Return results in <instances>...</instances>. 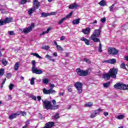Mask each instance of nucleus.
<instances>
[{"label":"nucleus","mask_w":128,"mask_h":128,"mask_svg":"<svg viewBox=\"0 0 128 128\" xmlns=\"http://www.w3.org/2000/svg\"><path fill=\"white\" fill-rule=\"evenodd\" d=\"M36 8L35 7H32L30 8H29L28 10V16H32V14H34V12H36Z\"/></svg>","instance_id":"obj_11"},{"label":"nucleus","mask_w":128,"mask_h":128,"mask_svg":"<svg viewBox=\"0 0 128 128\" xmlns=\"http://www.w3.org/2000/svg\"><path fill=\"white\" fill-rule=\"evenodd\" d=\"M45 58H48V60H50V62H56V60L52 58V56H50L48 54H46Z\"/></svg>","instance_id":"obj_17"},{"label":"nucleus","mask_w":128,"mask_h":128,"mask_svg":"<svg viewBox=\"0 0 128 128\" xmlns=\"http://www.w3.org/2000/svg\"><path fill=\"white\" fill-rule=\"evenodd\" d=\"M10 76H12V74L8 73L6 74V78H10Z\"/></svg>","instance_id":"obj_52"},{"label":"nucleus","mask_w":128,"mask_h":128,"mask_svg":"<svg viewBox=\"0 0 128 128\" xmlns=\"http://www.w3.org/2000/svg\"><path fill=\"white\" fill-rule=\"evenodd\" d=\"M100 36V30L96 29L93 32L92 34L90 36V38L92 40H93L94 42H100V40L98 38Z\"/></svg>","instance_id":"obj_2"},{"label":"nucleus","mask_w":128,"mask_h":128,"mask_svg":"<svg viewBox=\"0 0 128 128\" xmlns=\"http://www.w3.org/2000/svg\"><path fill=\"white\" fill-rule=\"evenodd\" d=\"M74 86L76 88L78 94L82 92V84L80 82H76L75 83Z\"/></svg>","instance_id":"obj_7"},{"label":"nucleus","mask_w":128,"mask_h":128,"mask_svg":"<svg viewBox=\"0 0 128 128\" xmlns=\"http://www.w3.org/2000/svg\"><path fill=\"white\" fill-rule=\"evenodd\" d=\"M50 30H52L51 28H48L46 31H44L42 33L40 34V36H43V34H48Z\"/></svg>","instance_id":"obj_28"},{"label":"nucleus","mask_w":128,"mask_h":128,"mask_svg":"<svg viewBox=\"0 0 128 128\" xmlns=\"http://www.w3.org/2000/svg\"><path fill=\"white\" fill-rule=\"evenodd\" d=\"M108 52L110 54H112L113 56H116L118 54V50L114 48H108Z\"/></svg>","instance_id":"obj_9"},{"label":"nucleus","mask_w":128,"mask_h":128,"mask_svg":"<svg viewBox=\"0 0 128 128\" xmlns=\"http://www.w3.org/2000/svg\"><path fill=\"white\" fill-rule=\"evenodd\" d=\"M72 85H70L68 87V92H72Z\"/></svg>","instance_id":"obj_45"},{"label":"nucleus","mask_w":128,"mask_h":128,"mask_svg":"<svg viewBox=\"0 0 128 128\" xmlns=\"http://www.w3.org/2000/svg\"><path fill=\"white\" fill-rule=\"evenodd\" d=\"M78 8V5L76 2H74L69 6V8L70 10H74V8Z\"/></svg>","instance_id":"obj_14"},{"label":"nucleus","mask_w":128,"mask_h":128,"mask_svg":"<svg viewBox=\"0 0 128 128\" xmlns=\"http://www.w3.org/2000/svg\"><path fill=\"white\" fill-rule=\"evenodd\" d=\"M43 50H48L50 49V46H42Z\"/></svg>","instance_id":"obj_40"},{"label":"nucleus","mask_w":128,"mask_h":128,"mask_svg":"<svg viewBox=\"0 0 128 128\" xmlns=\"http://www.w3.org/2000/svg\"><path fill=\"white\" fill-rule=\"evenodd\" d=\"M2 64H3V66H6L8 64V62L6 59L3 58L2 60Z\"/></svg>","instance_id":"obj_26"},{"label":"nucleus","mask_w":128,"mask_h":128,"mask_svg":"<svg viewBox=\"0 0 128 128\" xmlns=\"http://www.w3.org/2000/svg\"><path fill=\"white\" fill-rule=\"evenodd\" d=\"M72 24L76 25L80 24V19H75L72 22Z\"/></svg>","instance_id":"obj_23"},{"label":"nucleus","mask_w":128,"mask_h":128,"mask_svg":"<svg viewBox=\"0 0 128 128\" xmlns=\"http://www.w3.org/2000/svg\"><path fill=\"white\" fill-rule=\"evenodd\" d=\"M52 56H55V58H56V56H58V52H54V53H53Z\"/></svg>","instance_id":"obj_56"},{"label":"nucleus","mask_w":128,"mask_h":128,"mask_svg":"<svg viewBox=\"0 0 128 128\" xmlns=\"http://www.w3.org/2000/svg\"><path fill=\"white\" fill-rule=\"evenodd\" d=\"M80 40H82V42H84L86 44V46H90V40L86 39V38H84V37H82L80 38Z\"/></svg>","instance_id":"obj_16"},{"label":"nucleus","mask_w":128,"mask_h":128,"mask_svg":"<svg viewBox=\"0 0 128 128\" xmlns=\"http://www.w3.org/2000/svg\"><path fill=\"white\" fill-rule=\"evenodd\" d=\"M100 44H99V46H98V51L99 52H102V43L100 42H99Z\"/></svg>","instance_id":"obj_36"},{"label":"nucleus","mask_w":128,"mask_h":128,"mask_svg":"<svg viewBox=\"0 0 128 128\" xmlns=\"http://www.w3.org/2000/svg\"><path fill=\"white\" fill-rule=\"evenodd\" d=\"M20 113H18V112L17 113L13 114L9 116V120H14V118H16L18 116H20Z\"/></svg>","instance_id":"obj_12"},{"label":"nucleus","mask_w":128,"mask_h":128,"mask_svg":"<svg viewBox=\"0 0 128 128\" xmlns=\"http://www.w3.org/2000/svg\"><path fill=\"white\" fill-rule=\"evenodd\" d=\"M20 114H22L23 116H26V112L20 111V112H18V114H20Z\"/></svg>","instance_id":"obj_42"},{"label":"nucleus","mask_w":128,"mask_h":128,"mask_svg":"<svg viewBox=\"0 0 128 128\" xmlns=\"http://www.w3.org/2000/svg\"><path fill=\"white\" fill-rule=\"evenodd\" d=\"M56 92L52 89V88H50L49 89V94H54Z\"/></svg>","instance_id":"obj_30"},{"label":"nucleus","mask_w":128,"mask_h":128,"mask_svg":"<svg viewBox=\"0 0 128 128\" xmlns=\"http://www.w3.org/2000/svg\"><path fill=\"white\" fill-rule=\"evenodd\" d=\"M117 120H122L124 118V114H120L115 116Z\"/></svg>","instance_id":"obj_24"},{"label":"nucleus","mask_w":128,"mask_h":128,"mask_svg":"<svg viewBox=\"0 0 128 128\" xmlns=\"http://www.w3.org/2000/svg\"><path fill=\"white\" fill-rule=\"evenodd\" d=\"M73 12H71L68 14L65 17V18H66V20H68V18H70V16H72Z\"/></svg>","instance_id":"obj_34"},{"label":"nucleus","mask_w":128,"mask_h":128,"mask_svg":"<svg viewBox=\"0 0 128 128\" xmlns=\"http://www.w3.org/2000/svg\"><path fill=\"white\" fill-rule=\"evenodd\" d=\"M43 102V108L46 110H58V106L52 104V102L48 100H42Z\"/></svg>","instance_id":"obj_3"},{"label":"nucleus","mask_w":128,"mask_h":128,"mask_svg":"<svg viewBox=\"0 0 128 128\" xmlns=\"http://www.w3.org/2000/svg\"><path fill=\"white\" fill-rule=\"evenodd\" d=\"M20 68V62H17L16 63L14 66V70H18Z\"/></svg>","instance_id":"obj_19"},{"label":"nucleus","mask_w":128,"mask_h":128,"mask_svg":"<svg viewBox=\"0 0 128 128\" xmlns=\"http://www.w3.org/2000/svg\"><path fill=\"white\" fill-rule=\"evenodd\" d=\"M42 82H43V84H48V78H44L42 80Z\"/></svg>","instance_id":"obj_38"},{"label":"nucleus","mask_w":128,"mask_h":128,"mask_svg":"<svg viewBox=\"0 0 128 128\" xmlns=\"http://www.w3.org/2000/svg\"><path fill=\"white\" fill-rule=\"evenodd\" d=\"M34 6H33V8H35L36 10H37L40 8V2H34Z\"/></svg>","instance_id":"obj_21"},{"label":"nucleus","mask_w":128,"mask_h":128,"mask_svg":"<svg viewBox=\"0 0 128 128\" xmlns=\"http://www.w3.org/2000/svg\"><path fill=\"white\" fill-rule=\"evenodd\" d=\"M90 72H92V70L90 69H88L86 71L80 68H78L76 70V72L77 74L80 76H88V74H90Z\"/></svg>","instance_id":"obj_5"},{"label":"nucleus","mask_w":128,"mask_h":128,"mask_svg":"<svg viewBox=\"0 0 128 128\" xmlns=\"http://www.w3.org/2000/svg\"><path fill=\"white\" fill-rule=\"evenodd\" d=\"M116 90H128V84H125L122 83H117L114 86Z\"/></svg>","instance_id":"obj_6"},{"label":"nucleus","mask_w":128,"mask_h":128,"mask_svg":"<svg viewBox=\"0 0 128 128\" xmlns=\"http://www.w3.org/2000/svg\"><path fill=\"white\" fill-rule=\"evenodd\" d=\"M4 74V70L1 68L0 69V76H2Z\"/></svg>","instance_id":"obj_41"},{"label":"nucleus","mask_w":128,"mask_h":128,"mask_svg":"<svg viewBox=\"0 0 128 128\" xmlns=\"http://www.w3.org/2000/svg\"><path fill=\"white\" fill-rule=\"evenodd\" d=\"M43 94H50V89L47 90L46 88H43Z\"/></svg>","instance_id":"obj_25"},{"label":"nucleus","mask_w":128,"mask_h":128,"mask_svg":"<svg viewBox=\"0 0 128 128\" xmlns=\"http://www.w3.org/2000/svg\"><path fill=\"white\" fill-rule=\"evenodd\" d=\"M31 54L32 56H36V58H42L39 56V54L38 53H32Z\"/></svg>","instance_id":"obj_27"},{"label":"nucleus","mask_w":128,"mask_h":128,"mask_svg":"<svg viewBox=\"0 0 128 128\" xmlns=\"http://www.w3.org/2000/svg\"><path fill=\"white\" fill-rule=\"evenodd\" d=\"M98 4H100V6H106V0H102L100 2H99Z\"/></svg>","instance_id":"obj_22"},{"label":"nucleus","mask_w":128,"mask_h":128,"mask_svg":"<svg viewBox=\"0 0 128 128\" xmlns=\"http://www.w3.org/2000/svg\"><path fill=\"white\" fill-rule=\"evenodd\" d=\"M105 62H107L108 64H114L116 62V60L115 58H112L110 60H108L105 61Z\"/></svg>","instance_id":"obj_13"},{"label":"nucleus","mask_w":128,"mask_h":128,"mask_svg":"<svg viewBox=\"0 0 128 128\" xmlns=\"http://www.w3.org/2000/svg\"><path fill=\"white\" fill-rule=\"evenodd\" d=\"M103 110V109H102V108H100L98 110L93 111L90 114V118H96V116L98 114H100L102 112Z\"/></svg>","instance_id":"obj_8"},{"label":"nucleus","mask_w":128,"mask_h":128,"mask_svg":"<svg viewBox=\"0 0 128 128\" xmlns=\"http://www.w3.org/2000/svg\"><path fill=\"white\" fill-rule=\"evenodd\" d=\"M104 114L105 116H108V112H104Z\"/></svg>","instance_id":"obj_61"},{"label":"nucleus","mask_w":128,"mask_h":128,"mask_svg":"<svg viewBox=\"0 0 128 128\" xmlns=\"http://www.w3.org/2000/svg\"><path fill=\"white\" fill-rule=\"evenodd\" d=\"M66 20V18H62L60 20H59L58 24H62V22Z\"/></svg>","instance_id":"obj_35"},{"label":"nucleus","mask_w":128,"mask_h":128,"mask_svg":"<svg viewBox=\"0 0 128 128\" xmlns=\"http://www.w3.org/2000/svg\"><path fill=\"white\" fill-rule=\"evenodd\" d=\"M4 24H6V21L4 20H0V26H4Z\"/></svg>","instance_id":"obj_46"},{"label":"nucleus","mask_w":128,"mask_h":128,"mask_svg":"<svg viewBox=\"0 0 128 128\" xmlns=\"http://www.w3.org/2000/svg\"><path fill=\"white\" fill-rule=\"evenodd\" d=\"M93 104L92 102H88V103H86L84 104V106L88 108H90L91 106H92Z\"/></svg>","instance_id":"obj_29"},{"label":"nucleus","mask_w":128,"mask_h":128,"mask_svg":"<svg viewBox=\"0 0 128 128\" xmlns=\"http://www.w3.org/2000/svg\"><path fill=\"white\" fill-rule=\"evenodd\" d=\"M34 80H36L35 78H32L30 80V84L32 86H34Z\"/></svg>","instance_id":"obj_39"},{"label":"nucleus","mask_w":128,"mask_h":128,"mask_svg":"<svg viewBox=\"0 0 128 128\" xmlns=\"http://www.w3.org/2000/svg\"><path fill=\"white\" fill-rule=\"evenodd\" d=\"M54 118L56 119L60 118V116H58V114H56L54 116Z\"/></svg>","instance_id":"obj_55"},{"label":"nucleus","mask_w":128,"mask_h":128,"mask_svg":"<svg viewBox=\"0 0 128 128\" xmlns=\"http://www.w3.org/2000/svg\"><path fill=\"white\" fill-rule=\"evenodd\" d=\"M49 14H50V16H55V14H56V12H51V13H50Z\"/></svg>","instance_id":"obj_58"},{"label":"nucleus","mask_w":128,"mask_h":128,"mask_svg":"<svg viewBox=\"0 0 128 128\" xmlns=\"http://www.w3.org/2000/svg\"><path fill=\"white\" fill-rule=\"evenodd\" d=\"M110 82H107L106 83H104L103 84V86H104V88H108V86H110Z\"/></svg>","instance_id":"obj_37"},{"label":"nucleus","mask_w":128,"mask_h":128,"mask_svg":"<svg viewBox=\"0 0 128 128\" xmlns=\"http://www.w3.org/2000/svg\"><path fill=\"white\" fill-rule=\"evenodd\" d=\"M28 124H30V120H28L26 122V126H28Z\"/></svg>","instance_id":"obj_59"},{"label":"nucleus","mask_w":128,"mask_h":128,"mask_svg":"<svg viewBox=\"0 0 128 128\" xmlns=\"http://www.w3.org/2000/svg\"><path fill=\"white\" fill-rule=\"evenodd\" d=\"M36 26H34V24L32 23L30 26H28V28H31V30H32V28H34Z\"/></svg>","instance_id":"obj_47"},{"label":"nucleus","mask_w":128,"mask_h":128,"mask_svg":"<svg viewBox=\"0 0 128 128\" xmlns=\"http://www.w3.org/2000/svg\"><path fill=\"white\" fill-rule=\"evenodd\" d=\"M54 122H49L46 124V126L47 128H52V126H54Z\"/></svg>","instance_id":"obj_18"},{"label":"nucleus","mask_w":128,"mask_h":128,"mask_svg":"<svg viewBox=\"0 0 128 128\" xmlns=\"http://www.w3.org/2000/svg\"><path fill=\"white\" fill-rule=\"evenodd\" d=\"M118 72V70L117 68H112L110 69L109 71V74L107 73L106 74H103V78H104V80H110V78H116Z\"/></svg>","instance_id":"obj_1"},{"label":"nucleus","mask_w":128,"mask_h":128,"mask_svg":"<svg viewBox=\"0 0 128 128\" xmlns=\"http://www.w3.org/2000/svg\"><path fill=\"white\" fill-rule=\"evenodd\" d=\"M60 40H66V36H62L60 38Z\"/></svg>","instance_id":"obj_54"},{"label":"nucleus","mask_w":128,"mask_h":128,"mask_svg":"<svg viewBox=\"0 0 128 128\" xmlns=\"http://www.w3.org/2000/svg\"><path fill=\"white\" fill-rule=\"evenodd\" d=\"M31 98H32V100H36V97L34 96H31Z\"/></svg>","instance_id":"obj_53"},{"label":"nucleus","mask_w":128,"mask_h":128,"mask_svg":"<svg viewBox=\"0 0 128 128\" xmlns=\"http://www.w3.org/2000/svg\"><path fill=\"white\" fill-rule=\"evenodd\" d=\"M84 62H86L87 64H90V61L88 58H84Z\"/></svg>","instance_id":"obj_49"},{"label":"nucleus","mask_w":128,"mask_h":128,"mask_svg":"<svg viewBox=\"0 0 128 128\" xmlns=\"http://www.w3.org/2000/svg\"><path fill=\"white\" fill-rule=\"evenodd\" d=\"M14 84H10V85H9V90H12V88H14Z\"/></svg>","instance_id":"obj_44"},{"label":"nucleus","mask_w":128,"mask_h":128,"mask_svg":"<svg viewBox=\"0 0 128 128\" xmlns=\"http://www.w3.org/2000/svg\"><path fill=\"white\" fill-rule=\"evenodd\" d=\"M19 30L21 32H22V34H26L32 32V28L28 27L27 28H24L23 29L20 28L19 29Z\"/></svg>","instance_id":"obj_10"},{"label":"nucleus","mask_w":128,"mask_h":128,"mask_svg":"<svg viewBox=\"0 0 128 128\" xmlns=\"http://www.w3.org/2000/svg\"><path fill=\"white\" fill-rule=\"evenodd\" d=\"M37 99H38V100L40 102V100H42V97L40 96H38Z\"/></svg>","instance_id":"obj_62"},{"label":"nucleus","mask_w":128,"mask_h":128,"mask_svg":"<svg viewBox=\"0 0 128 128\" xmlns=\"http://www.w3.org/2000/svg\"><path fill=\"white\" fill-rule=\"evenodd\" d=\"M98 24V20H95L94 22H93L92 24Z\"/></svg>","instance_id":"obj_63"},{"label":"nucleus","mask_w":128,"mask_h":128,"mask_svg":"<svg viewBox=\"0 0 128 128\" xmlns=\"http://www.w3.org/2000/svg\"><path fill=\"white\" fill-rule=\"evenodd\" d=\"M41 16L42 18H46V16H50V14L48 13H45L42 12L41 14Z\"/></svg>","instance_id":"obj_31"},{"label":"nucleus","mask_w":128,"mask_h":128,"mask_svg":"<svg viewBox=\"0 0 128 128\" xmlns=\"http://www.w3.org/2000/svg\"><path fill=\"white\" fill-rule=\"evenodd\" d=\"M120 67L121 68H123V70H128V68H126V64L124 63H122Z\"/></svg>","instance_id":"obj_32"},{"label":"nucleus","mask_w":128,"mask_h":128,"mask_svg":"<svg viewBox=\"0 0 128 128\" xmlns=\"http://www.w3.org/2000/svg\"><path fill=\"white\" fill-rule=\"evenodd\" d=\"M32 71L33 74H43L42 70L38 69L36 66V62L35 60H32Z\"/></svg>","instance_id":"obj_4"},{"label":"nucleus","mask_w":128,"mask_h":128,"mask_svg":"<svg viewBox=\"0 0 128 128\" xmlns=\"http://www.w3.org/2000/svg\"><path fill=\"white\" fill-rule=\"evenodd\" d=\"M50 86L51 88H54L55 86L54 84H50Z\"/></svg>","instance_id":"obj_60"},{"label":"nucleus","mask_w":128,"mask_h":128,"mask_svg":"<svg viewBox=\"0 0 128 128\" xmlns=\"http://www.w3.org/2000/svg\"><path fill=\"white\" fill-rule=\"evenodd\" d=\"M56 48L57 50H64V49L62 48V46L60 45L57 46Z\"/></svg>","instance_id":"obj_43"},{"label":"nucleus","mask_w":128,"mask_h":128,"mask_svg":"<svg viewBox=\"0 0 128 128\" xmlns=\"http://www.w3.org/2000/svg\"><path fill=\"white\" fill-rule=\"evenodd\" d=\"M4 20L6 24H10L12 22V18H6Z\"/></svg>","instance_id":"obj_20"},{"label":"nucleus","mask_w":128,"mask_h":128,"mask_svg":"<svg viewBox=\"0 0 128 128\" xmlns=\"http://www.w3.org/2000/svg\"><path fill=\"white\" fill-rule=\"evenodd\" d=\"M90 30H91L90 28H86V29H82V32L84 34H90Z\"/></svg>","instance_id":"obj_15"},{"label":"nucleus","mask_w":128,"mask_h":128,"mask_svg":"<svg viewBox=\"0 0 128 128\" xmlns=\"http://www.w3.org/2000/svg\"><path fill=\"white\" fill-rule=\"evenodd\" d=\"M26 2H28V0H22L21 4H26Z\"/></svg>","instance_id":"obj_50"},{"label":"nucleus","mask_w":128,"mask_h":128,"mask_svg":"<svg viewBox=\"0 0 128 128\" xmlns=\"http://www.w3.org/2000/svg\"><path fill=\"white\" fill-rule=\"evenodd\" d=\"M106 18H103L100 20V22H102V24H104V22H106Z\"/></svg>","instance_id":"obj_48"},{"label":"nucleus","mask_w":128,"mask_h":128,"mask_svg":"<svg viewBox=\"0 0 128 128\" xmlns=\"http://www.w3.org/2000/svg\"><path fill=\"white\" fill-rule=\"evenodd\" d=\"M114 4H113L111 6H110L109 7L110 12H114Z\"/></svg>","instance_id":"obj_33"},{"label":"nucleus","mask_w":128,"mask_h":128,"mask_svg":"<svg viewBox=\"0 0 128 128\" xmlns=\"http://www.w3.org/2000/svg\"><path fill=\"white\" fill-rule=\"evenodd\" d=\"M6 78L3 80V82L2 84V86H4V84H6Z\"/></svg>","instance_id":"obj_57"},{"label":"nucleus","mask_w":128,"mask_h":128,"mask_svg":"<svg viewBox=\"0 0 128 128\" xmlns=\"http://www.w3.org/2000/svg\"><path fill=\"white\" fill-rule=\"evenodd\" d=\"M8 34H9L10 36H14V31H9L8 32Z\"/></svg>","instance_id":"obj_51"},{"label":"nucleus","mask_w":128,"mask_h":128,"mask_svg":"<svg viewBox=\"0 0 128 128\" xmlns=\"http://www.w3.org/2000/svg\"><path fill=\"white\" fill-rule=\"evenodd\" d=\"M52 102L53 104H56V100H52Z\"/></svg>","instance_id":"obj_64"}]
</instances>
